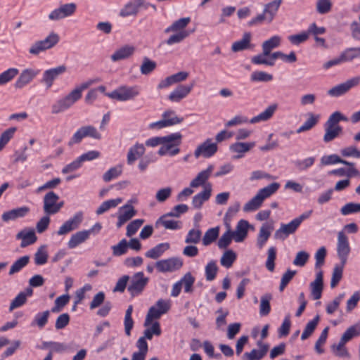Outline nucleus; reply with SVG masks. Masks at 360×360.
Wrapping results in <instances>:
<instances>
[{
  "mask_svg": "<svg viewBox=\"0 0 360 360\" xmlns=\"http://www.w3.org/2000/svg\"><path fill=\"white\" fill-rule=\"evenodd\" d=\"M149 8H151L154 11H157L156 6L146 0H131L123 6L120 11L119 15L122 18L135 17L141 9L147 10Z\"/></svg>",
  "mask_w": 360,
  "mask_h": 360,
  "instance_id": "nucleus-1",
  "label": "nucleus"
},
{
  "mask_svg": "<svg viewBox=\"0 0 360 360\" xmlns=\"http://www.w3.org/2000/svg\"><path fill=\"white\" fill-rule=\"evenodd\" d=\"M356 59H360V47H350L346 49L341 54L330 60L323 64L324 69L338 65L344 63L352 62Z\"/></svg>",
  "mask_w": 360,
  "mask_h": 360,
  "instance_id": "nucleus-2",
  "label": "nucleus"
},
{
  "mask_svg": "<svg viewBox=\"0 0 360 360\" xmlns=\"http://www.w3.org/2000/svg\"><path fill=\"white\" fill-rule=\"evenodd\" d=\"M170 309V303L167 300H158L156 303L150 307L146 316L144 326H149L153 320L159 319L162 315L166 314Z\"/></svg>",
  "mask_w": 360,
  "mask_h": 360,
  "instance_id": "nucleus-3",
  "label": "nucleus"
},
{
  "mask_svg": "<svg viewBox=\"0 0 360 360\" xmlns=\"http://www.w3.org/2000/svg\"><path fill=\"white\" fill-rule=\"evenodd\" d=\"M82 97L79 90H72L65 97L57 101L51 107L53 114H58L70 108Z\"/></svg>",
  "mask_w": 360,
  "mask_h": 360,
  "instance_id": "nucleus-4",
  "label": "nucleus"
},
{
  "mask_svg": "<svg viewBox=\"0 0 360 360\" xmlns=\"http://www.w3.org/2000/svg\"><path fill=\"white\" fill-rule=\"evenodd\" d=\"M139 87L137 86H122L110 93L105 94V95L112 99L125 101L134 98L136 96L139 95Z\"/></svg>",
  "mask_w": 360,
  "mask_h": 360,
  "instance_id": "nucleus-5",
  "label": "nucleus"
},
{
  "mask_svg": "<svg viewBox=\"0 0 360 360\" xmlns=\"http://www.w3.org/2000/svg\"><path fill=\"white\" fill-rule=\"evenodd\" d=\"M87 136L97 140L101 139V134L98 131L96 127L91 125H86L78 129L71 137L68 144L71 147L74 144L79 143L84 138Z\"/></svg>",
  "mask_w": 360,
  "mask_h": 360,
  "instance_id": "nucleus-6",
  "label": "nucleus"
},
{
  "mask_svg": "<svg viewBox=\"0 0 360 360\" xmlns=\"http://www.w3.org/2000/svg\"><path fill=\"white\" fill-rule=\"evenodd\" d=\"M129 284L127 290L131 297H136L140 295L148 283V278L144 276L142 271L135 273L129 279Z\"/></svg>",
  "mask_w": 360,
  "mask_h": 360,
  "instance_id": "nucleus-7",
  "label": "nucleus"
},
{
  "mask_svg": "<svg viewBox=\"0 0 360 360\" xmlns=\"http://www.w3.org/2000/svg\"><path fill=\"white\" fill-rule=\"evenodd\" d=\"M76 10L77 4L75 3L61 4L58 8L50 12L48 18L51 21H58L73 15Z\"/></svg>",
  "mask_w": 360,
  "mask_h": 360,
  "instance_id": "nucleus-8",
  "label": "nucleus"
},
{
  "mask_svg": "<svg viewBox=\"0 0 360 360\" xmlns=\"http://www.w3.org/2000/svg\"><path fill=\"white\" fill-rule=\"evenodd\" d=\"M360 83V76H356L347 79L346 82L339 84L328 91V94L333 97H339L345 94L352 88L356 86Z\"/></svg>",
  "mask_w": 360,
  "mask_h": 360,
  "instance_id": "nucleus-9",
  "label": "nucleus"
},
{
  "mask_svg": "<svg viewBox=\"0 0 360 360\" xmlns=\"http://www.w3.org/2000/svg\"><path fill=\"white\" fill-rule=\"evenodd\" d=\"M174 110H166L162 115V119L161 120L152 122L149 124L150 129H162L167 127L173 126L177 124H180L184 121L183 117H179L177 116H173L172 118H169V116L174 115Z\"/></svg>",
  "mask_w": 360,
  "mask_h": 360,
  "instance_id": "nucleus-10",
  "label": "nucleus"
},
{
  "mask_svg": "<svg viewBox=\"0 0 360 360\" xmlns=\"http://www.w3.org/2000/svg\"><path fill=\"white\" fill-rule=\"evenodd\" d=\"M349 252L350 246L348 237L344 232L340 231L338 234L337 253L342 266L346 264Z\"/></svg>",
  "mask_w": 360,
  "mask_h": 360,
  "instance_id": "nucleus-11",
  "label": "nucleus"
},
{
  "mask_svg": "<svg viewBox=\"0 0 360 360\" xmlns=\"http://www.w3.org/2000/svg\"><path fill=\"white\" fill-rule=\"evenodd\" d=\"M275 46H263L262 53L254 56L251 61L254 64L257 65H266L272 66L277 59L276 52L271 53V50Z\"/></svg>",
  "mask_w": 360,
  "mask_h": 360,
  "instance_id": "nucleus-12",
  "label": "nucleus"
},
{
  "mask_svg": "<svg viewBox=\"0 0 360 360\" xmlns=\"http://www.w3.org/2000/svg\"><path fill=\"white\" fill-rule=\"evenodd\" d=\"M183 266V261L179 257H171L159 260L155 266L160 272H172L179 270Z\"/></svg>",
  "mask_w": 360,
  "mask_h": 360,
  "instance_id": "nucleus-13",
  "label": "nucleus"
},
{
  "mask_svg": "<svg viewBox=\"0 0 360 360\" xmlns=\"http://www.w3.org/2000/svg\"><path fill=\"white\" fill-rule=\"evenodd\" d=\"M217 143H211V139H207L197 147L194 152V155L195 158H198L201 155L208 158L213 156L217 153Z\"/></svg>",
  "mask_w": 360,
  "mask_h": 360,
  "instance_id": "nucleus-14",
  "label": "nucleus"
},
{
  "mask_svg": "<svg viewBox=\"0 0 360 360\" xmlns=\"http://www.w3.org/2000/svg\"><path fill=\"white\" fill-rule=\"evenodd\" d=\"M182 135L179 132L172 133L162 136V144L170 146V156H174L180 152L179 146L181 143Z\"/></svg>",
  "mask_w": 360,
  "mask_h": 360,
  "instance_id": "nucleus-15",
  "label": "nucleus"
},
{
  "mask_svg": "<svg viewBox=\"0 0 360 360\" xmlns=\"http://www.w3.org/2000/svg\"><path fill=\"white\" fill-rule=\"evenodd\" d=\"M67 70L65 65H62L56 68L49 69L43 73V77L41 82L44 83L47 89H49L53 84V82L59 75L63 74Z\"/></svg>",
  "mask_w": 360,
  "mask_h": 360,
  "instance_id": "nucleus-16",
  "label": "nucleus"
},
{
  "mask_svg": "<svg viewBox=\"0 0 360 360\" xmlns=\"http://www.w3.org/2000/svg\"><path fill=\"white\" fill-rule=\"evenodd\" d=\"M299 226L295 219L288 224H281V227L275 231L274 238L284 240L290 235L295 233Z\"/></svg>",
  "mask_w": 360,
  "mask_h": 360,
  "instance_id": "nucleus-17",
  "label": "nucleus"
},
{
  "mask_svg": "<svg viewBox=\"0 0 360 360\" xmlns=\"http://www.w3.org/2000/svg\"><path fill=\"white\" fill-rule=\"evenodd\" d=\"M59 200V195L53 191L48 192L43 198L44 212L46 215L56 214V202Z\"/></svg>",
  "mask_w": 360,
  "mask_h": 360,
  "instance_id": "nucleus-18",
  "label": "nucleus"
},
{
  "mask_svg": "<svg viewBox=\"0 0 360 360\" xmlns=\"http://www.w3.org/2000/svg\"><path fill=\"white\" fill-rule=\"evenodd\" d=\"M193 86V82L187 85L180 84L170 93V94L168 96V99L172 102H180L189 94Z\"/></svg>",
  "mask_w": 360,
  "mask_h": 360,
  "instance_id": "nucleus-19",
  "label": "nucleus"
},
{
  "mask_svg": "<svg viewBox=\"0 0 360 360\" xmlns=\"http://www.w3.org/2000/svg\"><path fill=\"white\" fill-rule=\"evenodd\" d=\"M212 195V184H205L203 191L195 195L192 199V205L195 209H200L203 203L207 201Z\"/></svg>",
  "mask_w": 360,
  "mask_h": 360,
  "instance_id": "nucleus-20",
  "label": "nucleus"
},
{
  "mask_svg": "<svg viewBox=\"0 0 360 360\" xmlns=\"http://www.w3.org/2000/svg\"><path fill=\"white\" fill-rule=\"evenodd\" d=\"M39 72V70L27 68L22 71L15 83L16 89H22L28 84Z\"/></svg>",
  "mask_w": 360,
  "mask_h": 360,
  "instance_id": "nucleus-21",
  "label": "nucleus"
},
{
  "mask_svg": "<svg viewBox=\"0 0 360 360\" xmlns=\"http://www.w3.org/2000/svg\"><path fill=\"white\" fill-rule=\"evenodd\" d=\"M323 274L321 270L318 271L315 280L310 283L311 295L314 300L321 297L323 289Z\"/></svg>",
  "mask_w": 360,
  "mask_h": 360,
  "instance_id": "nucleus-22",
  "label": "nucleus"
},
{
  "mask_svg": "<svg viewBox=\"0 0 360 360\" xmlns=\"http://www.w3.org/2000/svg\"><path fill=\"white\" fill-rule=\"evenodd\" d=\"M30 212V208L27 206L18 207L5 212L1 215V219L4 222L13 221L18 218H22L26 216Z\"/></svg>",
  "mask_w": 360,
  "mask_h": 360,
  "instance_id": "nucleus-23",
  "label": "nucleus"
},
{
  "mask_svg": "<svg viewBox=\"0 0 360 360\" xmlns=\"http://www.w3.org/2000/svg\"><path fill=\"white\" fill-rule=\"evenodd\" d=\"M255 146V142H236L230 146L229 149L231 152L238 153L233 159H240L244 156V153L250 150Z\"/></svg>",
  "mask_w": 360,
  "mask_h": 360,
  "instance_id": "nucleus-24",
  "label": "nucleus"
},
{
  "mask_svg": "<svg viewBox=\"0 0 360 360\" xmlns=\"http://www.w3.org/2000/svg\"><path fill=\"white\" fill-rule=\"evenodd\" d=\"M249 223L246 220L241 219L238 222L236 230L232 231L233 239L237 243H240L248 236Z\"/></svg>",
  "mask_w": 360,
  "mask_h": 360,
  "instance_id": "nucleus-25",
  "label": "nucleus"
},
{
  "mask_svg": "<svg viewBox=\"0 0 360 360\" xmlns=\"http://www.w3.org/2000/svg\"><path fill=\"white\" fill-rule=\"evenodd\" d=\"M214 166L210 165L206 169L200 172L196 177L191 181L190 186L191 188H198L200 186L205 185L207 180L210 178Z\"/></svg>",
  "mask_w": 360,
  "mask_h": 360,
  "instance_id": "nucleus-26",
  "label": "nucleus"
},
{
  "mask_svg": "<svg viewBox=\"0 0 360 360\" xmlns=\"http://www.w3.org/2000/svg\"><path fill=\"white\" fill-rule=\"evenodd\" d=\"M145 153V147L143 144L136 143L131 147L127 153V164L131 165L139 158L142 157Z\"/></svg>",
  "mask_w": 360,
  "mask_h": 360,
  "instance_id": "nucleus-27",
  "label": "nucleus"
},
{
  "mask_svg": "<svg viewBox=\"0 0 360 360\" xmlns=\"http://www.w3.org/2000/svg\"><path fill=\"white\" fill-rule=\"evenodd\" d=\"M134 46H122L110 56V59L112 62L127 59L134 54Z\"/></svg>",
  "mask_w": 360,
  "mask_h": 360,
  "instance_id": "nucleus-28",
  "label": "nucleus"
},
{
  "mask_svg": "<svg viewBox=\"0 0 360 360\" xmlns=\"http://www.w3.org/2000/svg\"><path fill=\"white\" fill-rule=\"evenodd\" d=\"M16 238L22 240L20 243L21 248H25L30 245L34 243L37 240V237L33 230H30L29 231L22 230L17 233Z\"/></svg>",
  "mask_w": 360,
  "mask_h": 360,
  "instance_id": "nucleus-29",
  "label": "nucleus"
},
{
  "mask_svg": "<svg viewBox=\"0 0 360 360\" xmlns=\"http://www.w3.org/2000/svg\"><path fill=\"white\" fill-rule=\"evenodd\" d=\"M89 238V231H86V230L79 231L72 235L68 243V246L70 249H73L86 241Z\"/></svg>",
  "mask_w": 360,
  "mask_h": 360,
  "instance_id": "nucleus-30",
  "label": "nucleus"
},
{
  "mask_svg": "<svg viewBox=\"0 0 360 360\" xmlns=\"http://www.w3.org/2000/svg\"><path fill=\"white\" fill-rule=\"evenodd\" d=\"M272 229L273 226L267 224H264L261 226L257 238V246L259 249H262L264 247L271 236Z\"/></svg>",
  "mask_w": 360,
  "mask_h": 360,
  "instance_id": "nucleus-31",
  "label": "nucleus"
},
{
  "mask_svg": "<svg viewBox=\"0 0 360 360\" xmlns=\"http://www.w3.org/2000/svg\"><path fill=\"white\" fill-rule=\"evenodd\" d=\"M283 0H274L264 5V11L267 15V22H271L274 18Z\"/></svg>",
  "mask_w": 360,
  "mask_h": 360,
  "instance_id": "nucleus-32",
  "label": "nucleus"
},
{
  "mask_svg": "<svg viewBox=\"0 0 360 360\" xmlns=\"http://www.w3.org/2000/svg\"><path fill=\"white\" fill-rule=\"evenodd\" d=\"M277 108L276 104L269 105L264 111L259 113L258 115L253 117L250 122L251 124L257 123L262 121H266L269 120L275 112Z\"/></svg>",
  "mask_w": 360,
  "mask_h": 360,
  "instance_id": "nucleus-33",
  "label": "nucleus"
},
{
  "mask_svg": "<svg viewBox=\"0 0 360 360\" xmlns=\"http://www.w3.org/2000/svg\"><path fill=\"white\" fill-rule=\"evenodd\" d=\"M307 115L309 117L308 119L296 130V133L300 134L309 131L317 124L320 117L319 115L309 112Z\"/></svg>",
  "mask_w": 360,
  "mask_h": 360,
  "instance_id": "nucleus-34",
  "label": "nucleus"
},
{
  "mask_svg": "<svg viewBox=\"0 0 360 360\" xmlns=\"http://www.w3.org/2000/svg\"><path fill=\"white\" fill-rule=\"evenodd\" d=\"M169 248V244L168 243H159L154 248L150 249L145 254L146 257L151 259H158L160 257L165 251Z\"/></svg>",
  "mask_w": 360,
  "mask_h": 360,
  "instance_id": "nucleus-35",
  "label": "nucleus"
},
{
  "mask_svg": "<svg viewBox=\"0 0 360 360\" xmlns=\"http://www.w3.org/2000/svg\"><path fill=\"white\" fill-rule=\"evenodd\" d=\"M191 22V18L186 17V18H180L175 22H174L171 26L167 27L165 30L166 32H187L185 30L186 27L188 25V23Z\"/></svg>",
  "mask_w": 360,
  "mask_h": 360,
  "instance_id": "nucleus-36",
  "label": "nucleus"
},
{
  "mask_svg": "<svg viewBox=\"0 0 360 360\" xmlns=\"http://www.w3.org/2000/svg\"><path fill=\"white\" fill-rule=\"evenodd\" d=\"M169 216H166V214L161 216L156 221V225L161 224L166 229L177 230L181 228V222L172 219H167Z\"/></svg>",
  "mask_w": 360,
  "mask_h": 360,
  "instance_id": "nucleus-37",
  "label": "nucleus"
},
{
  "mask_svg": "<svg viewBox=\"0 0 360 360\" xmlns=\"http://www.w3.org/2000/svg\"><path fill=\"white\" fill-rule=\"evenodd\" d=\"M280 184L277 182H273L269 184L267 186L259 189L257 192V194L259 195L262 201H264L266 198L275 193L278 190Z\"/></svg>",
  "mask_w": 360,
  "mask_h": 360,
  "instance_id": "nucleus-38",
  "label": "nucleus"
},
{
  "mask_svg": "<svg viewBox=\"0 0 360 360\" xmlns=\"http://www.w3.org/2000/svg\"><path fill=\"white\" fill-rule=\"evenodd\" d=\"M320 317L319 315H316L312 320L309 321L304 329V331L302 333L301 335V340H304L309 338L312 333H314V330L318 326V323L319 322Z\"/></svg>",
  "mask_w": 360,
  "mask_h": 360,
  "instance_id": "nucleus-39",
  "label": "nucleus"
},
{
  "mask_svg": "<svg viewBox=\"0 0 360 360\" xmlns=\"http://www.w3.org/2000/svg\"><path fill=\"white\" fill-rule=\"evenodd\" d=\"M272 295L270 293H266L260 299L259 314L261 316H267L271 311L270 301Z\"/></svg>",
  "mask_w": 360,
  "mask_h": 360,
  "instance_id": "nucleus-40",
  "label": "nucleus"
},
{
  "mask_svg": "<svg viewBox=\"0 0 360 360\" xmlns=\"http://www.w3.org/2000/svg\"><path fill=\"white\" fill-rule=\"evenodd\" d=\"M360 335V322L349 327L341 337L342 342H347L354 337Z\"/></svg>",
  "mask_w": 360,
  "mask_h": 360,
  "instance_id": "nucleus-41",
  "label": "nucleus"
},
{
  "mask_svg": "<svg viewBox=\"0 0 360 360\" xmlns=\"http://www.w3.org/2000/svg\"><path fill=\"white\" fill-rule=\"evenodd\" d=\"M122 202V199L118 198L104 201L96 210L97 215H101L109 210L110 208L117 207Z\"/></svg>",
  "mask_w": 360,
  "mask_h": 360,
  "instance_id": "nucleus-42",
  "label": "nucleus"
},
{
  "mask_svg": "<svg viewBox=\"0 0 360 360\" xmlns=\"http://www.w3.org/2000/svg\"><path fill=\"white\" fill-rule=\"evenodd\" d=\"M30 262V257L25 255L17 259L11 266L9 269V275H13L21 271Z\"/></svg>",
  "mask_w": 360,
  "mask_h": 360,
  "instance_id": "nucleus-43",
  "label": "nucleus"
},
{
  "mask_svg": "<svg viewBox=\"0 0 360 360\" xmlns=\"http://www.w3.org/2000/svg\"><path fill=\"white\" fill-rule=\"evenodd\" d=\"M219 234V228L218 226L209 229L202 238V244L205 246L210 245L215 241Z\"/></svg>",
  "mask_w": 360,
  "mask_h": 360,
  "instance_id": "nucleus-44",
  "label": "nucleus"
},
{
  "mask_svg": "<svg viewBox=\"0 0 360 360\" xmlns=\"http://www.w3.org/2000/svg\"><path fill=\"white\" fill-rule=\"evenodd\" d=\"M132 312H133V306L129 305L125 311V316H124V320L125 334L128 336H129L131 335V330L134 327V320L131 317Z\"/></svg>",
  "mask_w": 360,
  "mask_h": 360,
  "instance_id": "nucleus-45",
  "label": "nucleus"
},
{
  "mask_svg": "<svg viewBox=\"0 0 360 360\" xmlns=\"http://www.w3.org/2000/svg\"><path fill=\"white\" fill-rule=\"evenodd\" d=\"M321 163L323 165H329L337 163L350 165L349 161L340 158L338 155L335 154L323 156L321 159Z\"/></svg>",
  "mask_w": 360,
  "mask_h": 360,
  "instance_id": "nucleus-46",
  "label": "nucleus"
},
{
  "mask_svg": "<svg viewBox=\"0 0 360 360\" xmlns=\"http://www.w3.org/2000/svg\"><path fill=\"white\" fill-rule=\"evenodd\" d=\"M263 201L257 193L250 200H249L243 207V211L248 212L257 210L262 205Z\"/></svg>",
  "mask_w": 360,
  "mask_h": 360,
  "instance_id": "nucleus-47",
  "label": "nucleus"
},
{
  "mask_svg": "<svg viewBox=\"0 0 360 360\" xmlns=\"http://www.w3.org/2000/svg\"><path fill=\"white\" fill-rule=\"evenodd\" d=\"M122 210H124V212L120 213L118 217H120V218H121L125 222L130 220L136 214V210L131 205L126 204L120 207V212H121Z\"/></svg>",
  "mask_w": 360,
  "mask_h": 360,
  "instance_id": "nucleus-48",
  "label": "nucleus"
},
{
  "mask_svg": "<svg viewBox=\"0 0 360 360\" xmlns=\"http://www.w3.org/2000/svg\"><path fill=\"white\" fill-rule=\"evenodd\" d=\"M19 71L17 68H11L0 74V86L4 85L11 81Z\"/></svg>",
  "mask_w": 360,
  "mask_h": 360,
  "instance_id": "nucleus-49",
  "label": "nucleus"
},
{
  "mask_svg": "<svg viewBox=\"0 0 360 360\" xmlns=\"http://www.w3.org/2000/svg\"><path fill=\"white\" fill-rule=\"evenodd\" d=\"M49 315L50 311L49 310L37 314L31 325H37L40 328H44L48 322Z\"/></svg>",
  "mask_w": 360,
  "mask_h": 360,
  "instance_id": "nucleus-50",
  "label": "nucleus"
},
{
  "mask_svg": "<svg viewBox=\"0 0 360 360\" xmlns=\"http://www.w3.org/2000/svg\"><path fill=\"white\" fill-rule=\"evenodd\" d=\"M151 325V327L146 328L143 333L144 335L143 337L148 340H151L153 335L160 336L162 333L159 322L155 321Z\"/></svg>",
  "mask_w": 360,
  "mask_h": 360,
  "instance_id": "nucleus-51",
  "label": "nucleus"
},
{
  "mask_svg": "<svg viewBox=\"0 0 360 360\" xmlns=\"http://www.w3.org/2000/svg\"><path fill=\"white\" fill-rule=\"evenodd\" d=\"M232 238H233V233L229 226L228 230L222 234L218 240L217 245L219 248H226L231 243Z\"/></svg>",
  "mask_w": 360,
  "mask_h": 360,
  "instance_id": "nucleus-52",
  "label": "nucleus"
},
{
  "mask_svg": "<svg viewBox=\"0 0 360 360\" xmlns=\"http://www.w3.org/2000/svg\"><path fill=\"white\" fill-rule=\"evenodd\" d=\"M236 259V253L231 250H226L221 257L220 263L222 266L229 268Z\"/></svg>",
  "mask_w": 360,
  "mask_h": 360,
  "instance_id": "nucleus-53",
  "label": "nucleus"
},
{
  "mask_svg": "<svg viewBox=\"0 0 360 360\" xmlns=\"http://www.w3.org/2000/svg\"><path fill=\"white\" fill-rule=\"evenodd\" d=\"M360 212V203L347 202L340 209V213L343 216Z\"/></svg>",
  "mask_w": 360,
  "mask_h": 360,
  "instance_id": "nucleus-54",
  "label": "nucleus"
},
{
  "mask_svg": "<svg viewBox=\"0 0 360 360\" xmlns=\"http://www.w3.org/2000/svg\"><path fill=\"white\" fill-rule=\"evenodd\" d=\"M122 172V166L117 165L113 167H111L106 172H105L103 175V179L105 182H109L112 179L118 177L121 175Z\"/></svg>",
  "mask_w": 360,
  "mask_h": 360,
  "instance_id": "nucleus-55",
  "label": "nucleus"
},
{
  "mask_svg": "<svg viewBox=\"0 0 360 360\" xmlns=\"http://www.w3.org/2000/svg\"><path fill=\"white\" fill-rule=\"evenodd\" d=\"M205 278L208 281H213L217 276L218 266L214 261H210L205 266Z\"/></svg>",
  "mask_w": 360,
  "mask_h": 360,
  "instance_id": "nucleus-56",
  "label": "nucleus"
},
{
  "mask_svg": "<svg viewBox=\"0 0 360 360\" xmlns=\"http://www.w3.org/2000/svg\"><path fill=\"white\" fill-rule=\"evenodd\" d=\"M157 63L148 58L147 57H144L143 60V63L141 65L140 71L142 75H149L156 68Z\"/></svg>",
  "mask_w": 360,
  "mask_h": 360,
  "instance_id": "nucleus-57",
  "label": "nucleus"
},
{
  "mask_svg": "<svg viewBox=\"0 0 360 360\" xmlns=\"http://www.w3.org/2000/svg\"><path fill=\"white\" fill-rule=\"evenodd\" d=\"M16 130V127H10L1 134L0 150H1L4 148V146L9 142V141L13 137Z\"/></svg>",
  "mask_w": 360,
  "mask_h": 360,
  "instance_id": "nucleus-58",
  "label": "nucleus"
},
{
  "mask_svg": "<svg viewBox=\"0 0 360 360\" xmlns=\"http://www.w3.org/2000/svg\"><path fill=\"white\" fill-rule=\"evenodd\" d=\"M327 251L325 247L320 248L315 253V265L316 270H321V267L324 264L325 258L326 257Z\"/></svg>",
  "mask_w": 360,
  "mask_h": 360,
  "instance_id": "nucleus-59",
  "label": "nucleus"
},
{
  "mask_svg": "<svg viewBox=\"0 0 360 360\" xmlns=\"http://www.w3.org/2000/svg\"><path fill=\"white\" fill-rule=\"evenodd\" d=\"M347 118L343 115L340 112L335 111L331 114L325 123V126L334 127V125L338 124L340 121H347Z\"/></svg>",
  "mask_w": 360,
  "mask_h": 360,
  "instance_id": "nucleus-60",
  "label": "nucleus"
},
{
  "mask_svg": "<svg viewBox=\"0 0 360 360\" xmlns=\"http://www.w3.org/2000/svg\"><path fill=\"white\" fill-rule=\"evenodd\" d=\"M112 254L114 256L118 257L127 253L128 250V244L126 239H122L118 244L112 247Z\"/></svg>",
  "mask_w": 360,
  "mask_h": 360,
  "instance_id": "nucleus-61",
  "label": "nucleus"
},
{
  "mask_svg": "<svg viewBox=\"0 0 360 360\" xmlns=\"http://www.w3.org/2000/svg\"><path fill=\"white\" fill-rule=\"evenodd\" d=\"M250 79L252 82H269L273 79V75L263 71H255L251 75Z\"/></svg>",
  "mask_w": 360,
  "mask_h": 360,
  "instance_id": "nucleus-62",
  "label": "nucleus"
},
{
  "mask_svg": "<svg viewBox=\"0 0 360 360\" xmlns=\"http://www.w3.org/2000/svg\"><path fill=\"white\" fill-rule=\"evenodd\" d=\"M143 223L144 219H137L131 221L127 226L126 235L128 237L134 235Z\"/></svg>",
  "mask_w": 360,
  "mask_h": 360,
  "instance_id": "nucleus-63",
  "label": "nucleus"
},
{
  "mask_svg": "<svg viewBox=\"0 0 360 360\" xmlns=\"http://www.w3.org/2000/svg\"><path fill=\"white\" fill-rule=\"evenodd\" d=\"M309 258V254L304 250L300 251L297 253L292 264L297 266H304Z\"/></svg>",
  "mask_w": 360,
  "mask_h": 360,
  "instance_id": "nucleus-64",
  "label": "nucleus"
}]
</instances>
